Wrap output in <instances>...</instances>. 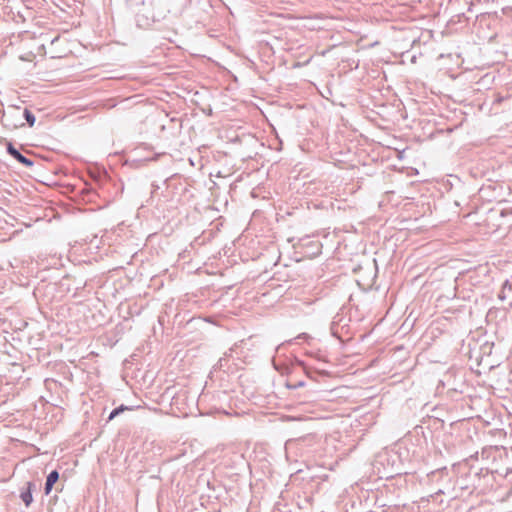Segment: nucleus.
Here are the masks:
<instances>
[{
  "instance_id": "f257e3e1",
  "label": "nucleus",
  "mask_w": 512,
  "mask_h": 512,
  "mask_svg": "<svg viewBox=\"0 0 512 512\" xmlns=\"http://www.w3.org/2000/svg\"><path fill=\"white\" fill-rule=\"evenodd\" d=\"M7 151L9 152V154L11 156H13L20 163H22V164H24L26 166H31L33 164L32 161H30L29 159L24 157L22 154H20L19 151L16 150L11 143L8 144Z\"/></svg>"
},
{
  "instance_id": "f03ea898",
  "label": "nucleus",
  "mask_w": 512,
  "mask_h": 512,
  "mask_svg": "<svg viewBox=\"0 0 512 512\" xmlns=\"http://www.w3.org/2000/svg\"><path fill=\"white\" fill-rule=\"evenodd\" d=\"M58 479H59V473L56 470L52 471L47 476L46 483H45V489H44L46 495H49L51 493L52 488H53L54 484L58 481Z\"/></svg>"
},
{
  "instance_id": "7ed1b4c3",
  "label": "nucleus",
  "mask_w": 512,
  "mask_h": 512,
  "mask_svg": "<svg viewBox=\"0 0 512 512\" xmlns=\"http://www.w3.org/2000/svg\"><path fill=\"white\" fill-rule=\"evenodd\" d=\"M32 488H33V483L31 482H28L27 483V489L23 492H21L20 494V498L22 499V501L25 503V505L28 507L32 501H33V497H32Z\"/></svg>"
},
{
  "instance_id": "20e7f679",
  "label": "nucleus",
  "mask_w": 512,
  "mask_h": 512,
  "mask_svg": "<svg viewBox=\"0 0 512 512\" xmlns=\"http://www.w3.org/2000/svg\"><path fill=\"white\" fill-rule=\"evenodd\" d=\"M24 117L27 120L30 127H32L35 123V116L32 114V112L28 109L24 110Z\"/></svg>"
},
{
  "instance_id": "39448f33",
  "label": "nucleus",
  "mask_w": 512,
  "mask_h": 512,
  "mask_svg": "<svg viewBox=\"0 0 512 512\" xmlns=\"http://www.w3.org/2000/svg\"><path fill=\"white\" fill-rule=\"evenodd\" d=\"M120 413H121V412L118 410V408L114 409V410L111 412L110 416H109V420L114 419V418H115L117 415H119Z\"/></svg>"
},
{
  "instance_id": "423d86ee",
  "label": "nucleus",
  "mask_w": 512,
  "mask_h": 512,
  "mask_svg": "<svg viewBox=\"0 0 512 512\" xmlns=\"http://www.w3.org/2000/svg\"><path fill=\"white\" fill-rule=\"evenodd\" d=\"M120 413H121V412L118 410V408L114 409V410L111 412L110 416H109V420L114 419V418H115L117 415H119Z\"/></svg>"
},
{
  "instance_id": "0eeeda50",
  "label": "nucleus",
  "mask_w": 512,
  "mask_h": 512,
  "mask_svg": "<svg viewBox=\"0 0 512 512\" xmlns=\"http://www.w3.org/2000/svg\"><path fill=\"white\" fill-rule=\"evenodd\" d=\"M118 410L120 412H123V411L129 410V408L127 406L121 405L120 407H118Z\"/></svg>"
},
{
  "instance_id": "6e6552de",
  "label": "nucleus",
  "mask_w": 512,
  "mask_h": 512,
  "mask_svg": "<svg viewBox=\"0 0 512 512\" xmlns=\"http://www.w3.org/2000/svg\"><path fill=\"white\" fill-rule=\"evenodd\" d=\"M299 337L307 338L308 336L306 334H302Z\"/></svg>"
}]
</instances>
